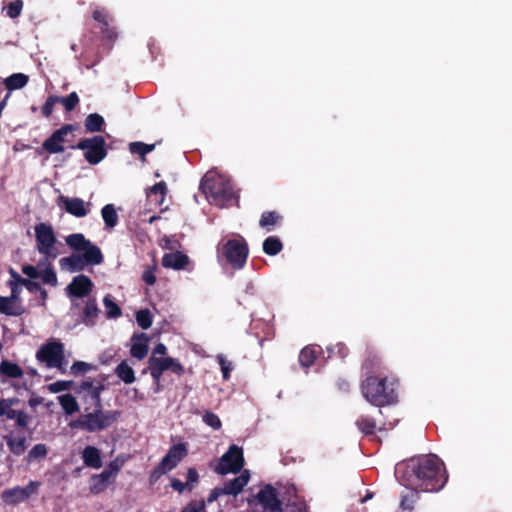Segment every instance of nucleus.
<instances>
[{
	"instance_id": "obj_35",
	"label": "nucleus",
	"mask_w": 512,
	"mask_h": 512,
	"mask_svg": "<svg viewBox=\"0 0 512 512\" xmlns=\"http://www.w3.org/2000/svg\"><path fill=\"white\" fill-rule=\"evenodd\" d=\"M281 249L282 243L276 237H268L263 243V250L268 255H276Z\"/></svg>"
},
{
	"instance_id": "obj_49",
	"label": "nucleus",
	"mask_w": 512,
	"mask_h": 512,
	"mask_svg": "<svg viewBox=\"0 0 512 512\" xmlns=\"http://www.w3.org/2000/svg\"><path fill=\"white\" fill-rule=\"evenodd\" d=\"M56 103H58L56 95H50L47 98V100L41 108V112L44 117L49 118L52 115Z\"/></svg>"
},
{
	"instance_id": "obj_6",
	"label": "nucleus",
	"mask_w": 512,
	"mask_h": 512,
	"mask_svg": "<svg viewBox=\"0 0 512 512\" xmlns=\"http://www.w3.org/2000/svg\"><path fill=\"white\" fill-rule=\"evenodd\" d=\"M36 358L48 368H57L61 373L66 372L64 346L57 340H51L42 345L36 353Z\"/></svg>"
},
{
	"instance_id": "obj_11",
	"label": "nucleus",
	"mask_w": 512,
	"mask_h": 512,
	"mask_svg": "<svg viewBox=\"0 0 512 512\" xmlns=\"http://www.w3.org/2000/svg\"><path fill=\"white\" fill-rule=\"evenodd\" d=\"M148 369L155 382L159 383L164 371L171 370L177 375L184 373V367L174 358H159L151 356L148 360Z\"/></svg>"
},
{
	"instance_id": "obj_25",
	"label": "nucleus",
	"mask_w": 512,
	"mask_h": 512,
	"mask_svg": "<svg viewBox=\"0 0 512 512\" xmlns=\"http://www.w3.org/2000/svg\"><path fill=\"white\" fill-rule=\"evenodd\" d=\"M60 262L62 266L67 267L72 272L81 271L87 265H90V263L78 253L62 258Z\"/></svg>"
},
{
	"instance_id": "obj_5",
	"label": "nucleus",
	"mask_w": 512,
	"mask_h": 512,
	"mask_svg": "<svg viewBox=\"0 0 512 512\" xmlns=\"http://www.w3.org/2000/svg\"><path fill=\"white\" fill-rule=\"evenodd\" d=\"M117 416V412L96 408L94 412L81 415L74 425L88 432L101 431L113 424Z\"/></svg>"
},
{
	"instance_id": "obj_31",
	"label": "nucleus",
	"mask_w": 512,
	"mask_h": 512,
	"mask_svg": "<svg viewBox=\"0 0 512 512\" xmlns=\"http://www.w3.org/2000/svg\"><path fill=\"white\" fill-rule=\"evenodd\" d=\"M29 81V77L23 73H14L4 80L5 87L9 90L23 88Z\"/></svg>"
},
{
	"instance_id": "obj_3",
	"label": "nucleus",
	"mask_w": 512,
	"mask_h": 512,
	"mask_svg": "<svg viewBox=\"0 0 512 512\" xmlns=\"http://www.w3.org/2000/svg\"><path fill=\"white\" fill-rule=\"evenodd\" d=\"M168 189L165 181H160L146 190L145 206L148 208L141 207L138 210H134L136 214L135 222L138 223H149L152 224L155 221H170L173 220V215L176 211L171 210L168 205H164L166 200Z\"/></svg>"
},
{
	"instance_id": "obj_27",
	"label": "nucleus",
	"mask_w": 512,
	"mask_h": 512,
	"mask_svg": "<svg viewBox=\"0 0 512 512\" xmlns=\"http://www.w3.org/2000/svg\"><path fill=\"white\" fill-rule=\"evenodd\" d=\"M84 463L92 468L98 469L102 466L100 452L93 446H87L82 453Z\"/></svg>"
},
{
	"instance_id": "obj_42",
	"label": "nucleus",
	"mask_w": 512,
	"mask_h": 512,
	"mask_svg": "<svg viewBox=\"0 0 512 512\" xmlns=\"http://www.w3.org/2000/svg\"><path fill=\"white\" fill-rule=\"evenodd\" d=\"M136 320L142 329H148L152 325V316L147 309L138 311L136 313Z\"/></svg>"
},
{
	"instance_id": "obj_63",
	"label": "nucleus",
	"mask_w": 512,
	"mask_h": 512,
	"mask_svg": "<svg viewBox=\"0 0 512 512\" xmlns=\"http://www.w3.org/2000/svg\"><path fill=\"white\" fill-rule=\"evenodd\" d=\"M10 287H11V295L9 297L14 298V299H19V295L21 293V286H19L16 282L11 281Z\"/></svg>"
},
{
	"instance_id": "obj_19",
	"label": "nucleus",
	"mask_w": 512,
	"mask_h": 512,
	"mask_svg": "<svg viewBox=\"0 0 512 512\" xmlns=\"http://www.w3.org/2000/svg\"><path fill=\"white\" fill-rule=\"evenodd\" d=\"M59 201L63 203V208L68 213L76 217H83L88 213V210L85 207V202L80 198H68L60 196Z\"/></svg>"
},
{
	"instance_id": "obj_22",
	"label": "nucleus",
	"mask_w": 512,
	"mask_h": 512,
	"mask_svg": "<svg viewBox=\"0 0 512 512\" xmlns=\"http://www.w3.org/2000/svg\"><path fill=\"white\" fill-rule=\"evenodd\" d=\"M189 257L180 252L167 253L162 258V265L175 270L183 269L189 263Z\"/></svg>"
},
{
	"instance_id": "obj_51",
	"label": "nucleus",
	"mask_w": 512,
	"mask_h": 512,
	"mask_svg": "<svg viewBox=\"0 0 512 512\" xmlns=\"http://www.w3.org/2000/svg\"><path fill=\"white\" fill-rule=\"evenodd\" d=\"M203 421L205 424H207L208 426L212 427L213 429H220L221 428V421L219 419V417L212 413V412H206L204 415H203Z\"/></svg>"
},
{
	"instance_id": "obj_1",
	"label": "nucleus",
	"mask_w": 512,
	"mask_h": 512,
	"mask_svg": "<svg viewBox=\"0 0 512 512\" xmlns=\"http://www.w3.org/2000/svg\"><path fill=\"white\" fill-rule=\"evenodd\" d=\"M405 485L422 491H438L445 484L443 463L435 455H427L407 464L403 474Z\"/></svg>"
},
{
	"instance_id": "obj_20",
	"label": "nucleus",
	"mask_w": 512,
	"mask_h": 512,
	"mask_svg": "<svg viewBox=\"0 0 512 512\" xmlns=\"http://www.w3.org/2000/svg\"><path fill=\"white\" fill-rule=\"evenodd\" d=\"M0 313L8 316H19L24 313V307L19 299L0 296Z\"/></svg>"
},
{
	"instance_id": "obj_58",
	"label": "nucleus",
	"mask_w": 512,
	"mask_h": 512,
	"mask_svg": "<svg viewBox=\"0 0 512 512\" xmlns=\"http://www.w3.org/2000/svg\"><path fill=\"white\" fill-rule=\"evenodd\" d=\"M225 491L226 490H225L224 486L214 488L208 497V502H213V501L217 500L218 497H220L221 495H226Z\"/></svg>"
},
{
	"instance_id": "obj_55",
	"label": "nucleus",
	"mask_w": 512,
	"mask_h": 512,
	"mask_svg": "<svg viewBox=\"0 0 512 512\" xmlns=\"http://www.w3.org/2000/svg\"><path fill=\"white\" fill-rule=\"evenodd\" d=\"M91 482H92V484H91L90 490L93 494H98V493L104 491V489L106 488V482L97 481L95 479V475H93L91 477Z\"/></svg>"
},
{
	"instance_id": "obj_23",
	"label": "nucleus",
	"mask_w": 512,
	"mask_h": 512,
	"mask_svg": "<svg viewBox=\"0 0 512 512\" xmlns=\"http://www.w3.org/2000/svg\"><path fill=\"white\" fill-rule=\"evenodd\" d=\"M249 478V472L245 470L240 476L236 477L232 481L225 483L224 488L226 490V495H238L248 484Z\"/></svg>"
},
{
	"instance_id": "obj_56",
	"label": "nucleus",
	"mask_w": 512,
	"mask_h": 512,
	"mask_svg": "<svg viewBox=\"0 0 512 512\" xmlns=\"http://www.w3.org/2000/svg\"><path fill=\"white\" fill-rule=\"evenodd\" d=\"M22 272L27 275L29 278L36 279L40 276V270L37 267L32 265H24L22 267Z\"/></svg>"
},
{
	"instance_id": "obj_52",
	"label": "nucleus",
	"mask_w": 512,
	"mask_h": 512,
	"mask_svg": "<svg viewBox=\"0 0 512 512\" xmlns=\"http://www.w3.org/2000/svg\"><path fill=\"white\" fill-rule=\"evenodd\" d=\"M217 360L219 365L221 366V370L223 373V378L227 380L229 378V372L232 370V365L223 355H218Z\"/></svg>"
},
{
	"instance_id": "obj_48",
	"label": "nucleus",
	"mask_w": 512,
	"mask_h": 512,
	"mask_svg": "<svg viewBox=\"0 0 512 512\" xmlns=\"http://www.w3.org/2000/svg\"><path fill=\"white\" fill-rule=\"evenodd\" d=\"M93 367L91 364L84 362V361H77L73 363V365L70 367V372L75 375H82L89 370H91Z\"/></svg>"
},
{
	"instance_id": "obj_59",
	"label": "nucleus",
	"mask_w": 512,
	"mask_h": 512,
	"mask_svg": "<svg viewBox=\"0 0 512 512\" xmlns=\"http://www.w3.org/2000/svg\"><path fill=\"white\" fill-rule=\"evenodd\" d=\"M167 472V470L161 469V464L159 463L158 466L151 472L150 481L156 482L162 475L166 474Z\"/></svg>"
},
{
	"instance_id": "obj_37",
	"label": "nucleus",
	"mask_w": 512,
	"mask_h": 512,
	"mask_svg": "<svg viewBox=\"0 0 512 512\" xmlns=\"http://www.w3.org/2000/svg\"><path fill=\"white\" fill-rule=\"evenodd\" d=\"M103 304L108 318H116L121 315L120 307L110 298V296L104 297Z\"/></svg>"
},
{
	"instance_id": "obj_45",
	"label": "nucleus",
	"mask_w": 512,
	"mask_h": 512,
	"mask_svg": "<svg viewBox=\"0 0 512 512\" xmlns=\"http://www.w3.org/2000/svg\"><path fill=\"white\" fill-rule=\"evenodd\" d=\"M7 16L14 19L20 16L23 9V1L22 0H14L10 2L7 6Z\"/></svg>"
},
{
	"instance_id": "obj_9",
	"label": "nucleus",
	"mask_w": 512,
	"mask_h": 512,
	"mask_svg": "<svg viewBox=\"0 0 512 512\" xmlns=\"http://www.w3.org/2000/svg\"><path fill=\"white\" fill-rule=\"evenodd\" d=\"M78 129V124H64L55 130L43 143L38 153L45 151L48 154H58L65 150L64 143L67 142V135Z\"/></svg>"
},
{
	"instance_id": "obj_46",
	"label": "nucleus",
	"mask_w": 512,
	"mask_h": 512,
	"mask_svg": "<svg viewBox=\"0 0 512 512\" xmlns=\"http://www.w3.org/2000/svg\"><path fill=\"white\" fill-rule=\"evenodd\" d=\"M111 23L112 22H108V26L100 25V30L103 39L113 42L117 39L118 33L116 27L112 26Z\"/></svg>"
},
{
	"instance_id": "obj_28",
	"label": "nucleus",
	"mask_w": 512,
	"mask_h": 512,
	"mask_svg": "<svg viewBox=\"0 0 512 512\" xmlns=\"http://www.w3.org/2000/svg\"><path fill=\"white\" fill-rule=\"evenodd\" d=\"M84 126L86 129V132H102L105 127V121L104 118L98 114V113H91L89 114L85 121Z\"/></svg>"
},
{
	"instance_id": "obj_64",
	"label": "nucleus",
	"mask_w": 512,
	"mask_h": 512,
	"mask_svg": "<svg viewBox=\"0 0 512 512\" xmlns=\"http://www.w3.org/2000/svg\"><path fill=\"white\" fill-rule=\"evenodd\" d=\"M171 487L178 492H183L185 489H187L186 483H183L182 481L175 478L171 481Z\"/></svg>"
},
{
	"instance_id": "obj_60",
	"label": "nucleus",
	"mask_w": 512,
	"mask_h": 512,
	"mask_svg": "<svg viewBox=\"0 0 512 512\" xmlns=\"http://www.w3.org/2000/svg\"><path fill=\"white\" fill-rule=\"evenodd\" d=\"M18 399L12 398V399H0V416L4 415V411L6 408H9V405H14L18 403Z\"/></svg>"
},
{
	"instance_id": "obj_17",
	"label": "nucleus",
	"mask_w": 512,
	"mask_h": 512,
	"mask_svg": "<svg viewBox=\"0 0 512 512\" xmlns=\"http://www.w3.org/2000/svg\"><path fill=\"white\" fill-rule=\"evenodd\" d=\"M93 283L86 275H78L73 278L71 283L67 286L66 291L69 297L82 298L92 291Z\"/></svg>"
},
{
	"instance_id": "obj_33",
	"label": "nucleus",
	"mask_w": 512,
	"mask_h": 512,
	"mask_svg": "<svg viewBox=\"0 0 512 512\" xmlns=\"http://www.w3.org/2000/svg\"><path fill=\"white\" fill-rule=\"evenodd\" d=\"M5 440L7 442V445L10 449V451L19 456L23 454L26 450V438L25 437H12V436H5Z\"/></svg>"
},
{
	"instance_id": "obj_44",
	"label": "nucleus",
	"mask_w": 512,
	"mask_h": 512,
	"mask_svg": "<svg viewBox=\"0 0 512 512\" xmlns=\"http://www.w3.org/2000/svg\"><path fill=\"white\" fill-rule=\"evenodd\" d=\"M283 217L276 211L264 212L261 216L259 224H277L282 221Z\"/></svg>"
},
{
	"instance_id": "obj_24",
	"label": "nucleus",
	"mask_w": 512,
	"mask_h": 512,
	"mask_svg": "<svg viewBox=\"0 0 512 512\" xmlns=\"http://www.w3.org/2000/svg\"><path fill=\"white\" fill-rule=\"evenodd\" d=\"M100 314V309L97 306L95 299H88L84 309L82 321L87 326H93L96 323V320Z\"/></svg>"
},
{
	"instance_id": "obj_50",
	"label": "nucleus",
	"mask_w": 512,
	"mask_h": 512,
	"mask_svg": "<svg viewBox=\"0 0 512 512\" xmlns=\"http://www.w3.org/2000/svg\"><path fill=\"white\" fill-rule=\"evenodd\" d=\"M10 274L13 278V281L16 282L19 286H25L28 290H34L37 287L36 283H34L28 279L22 278L14 270H10Z\"/></svg>"
},
{
	"instance_id": "obj_8",
	"label": "nucleus",
	"mask_w": 512,
	"mask_h": 512,
	"mask_svg": "<svg viewBox=\"0 0 512 512\" xmlns=\"http://www.w3.org/2000/svg\"><path fill=\"white\" fill-rule=\"evenodd\" d=\"M66 243L85 258L91 265H98L103 262V255L100 249L89 240L85 239L82 234H72L67 236Z\"/></svg>"
},
{
	"instance_id": "obj_38",
	"label": "nucleus",
	"mask_w": 512,
	"mask_h": 512,
	"mask_svg": "<svg viewBox=\"0 0 512 512\" xmlns=\"http://www.w3.org/2000/svg\"><path fill=\"white\" fill-rule=\"evenodd\" d=\"M415 489L416 488H411V490L407 494L402 496L400 502V507L402 510L410 512L413 509L414 503L416 502L417 499V493L414 491Z\"/></svg>"
},
{
	"instance_id": "obj_61",
	"label": "nucleus",
	"mask_w": 512,
	"mask_h": 512,
	"mask_svg": "<svg viewBox=\"0 0 512 512\" xmlns=\"http://www.w3.org/2000/svg\"><path fill=\"white\" fill-rule=\"evenodd\" d=\"M143 280L148 285H153L156 282V277L152 269H148L143 273Z\"/></svg>"
},
{
	"instance_id": "obj_39",
	"label": "nucleus",
	"mask_w": 512,
	"mask_h": 512,
	"mask_svg": "<svg viewBox=\"0 0 512 512\" xmlns=\"http://www.w3.org/2000/svg\"><path fill=\"white\" fill-rule=\"evenodd\" d=\"M92 18L100 25L108 26V22H112L113 18L105 8H96L92 12Z\"/></svg>"
},
{
	"instance_id": "obj_34",
	"label": "nucleus",
	"mask_w": 512,
	"mask_h": 512,
	"mask_svg": "<svg viewBox=\"0 0 512 512\" xmlns=\"http://www.w3.org/2000/svg\"><path fill=\"white\" fill-rule=\"evenodd\" d=\"M58 103H61L67 112L73 111L79 104V96L76 92H71L67 96H57Z\"/></svg>"
},
{
	"instance_id": "obj_7",
	"label": "nucleus",
	"mask_w": 512,
	"mask_h": 512,
	"mask_svg": "<svg viewBox=\"0 0 512 512\" xmlns=\"http://www.w3.org/2000/svg\"><path fill=\"white\" fill-rule=\"evenodd\" d=\"M69 148L85 151L84 158L91 165H97L107 156L106 141L101 135L81 139Z\"/></svg>"
},
{
	"instance_id": "obj_14",
	"label": "nucleus",
	"mask_w": 512,
	"mask_h": 512,
	"mask_svg": "<svg viewBox=\"0 0 512 512\" xmlns=\"http://www.w3.org/2000/svg\"><path fill=\"white\" fill-rule=\"evenodd\" d=\"M224 254L234 268H241L246 262L248 249L243 240L232 239L225 244Z\"/></svg>"
},
{
	"instance_id": "obj_4",
	"label": "nucleus",
	"mask_w": 512,
	"mask_h": 512,
	"mask_svg": "<svg viewBox=\"0 0 512 512\" xmlns=\"http://www.w3.org/2000/svg\"><path fill=\"white\" fill-rule=\"evenodd\" d=\"M364 398L375 406H384L395 400L394 389L389 388L385 378L368 377L362 384Z\"/></svg>"
},
{
	"instance_id": "obj_54",
	"label": "nucleus",
	"mask_w": 512,
	"mask_h": 512,
	"mask_svg": "<svg viewBox=\"0 0 512 512\" xmlns=\"http://www.w3.org/2000/svg\"><path fill=\"white\" fill-rule=\"evenodd\" d=\"M198 480V473L196 469L189 468L187 471V481L186 486L188 490H191L193 488L194 483H196Z\"/></svg>"
},
{
	"instance_id": "obj_10",
	"label": "nucleus",
	"mask_w": 512,
	"mask_h": 512,
	"mask_svg": "<svg viewBox=\"0 0 512 512\" xmlns=\"http://www.w3.org/2000/svg\"><path fill=\"white\" fill-rule=\"evenodd\" d=\"M35 236L39 253L45 255L46 259L56 258V238L51 226H35Z\"/></svg>"
},
{
	"instance_id": "obj_16",
	"label": "nucleus",
	"mask_w": 512,
	"mask_h": 512,
	"mask_svg": "<svg viewBox=\"0 0 512 512\" xmlns=\"http://www.w3.org/2000/svg\"><path fill=\"white\" fill-rule=\"evenodd\" d=\"M102 390V385H95L91 381H85L77 387L76 392L82 396L85 402L90 401L91 405L95 408H101L100 395Z\"/></svg>"
},
{
	"instance_id": "obj_30",
	"label": "nucleus",
	"mask_w": 512,
	"mask_h": 512,
	"mask_svg": "<svg viewBox=\"0 0 512 512\" xmlns=\"http://www.w3.org/2000/svg\"><path fill=\"white\" fill-rule=\"evenodd\" d=\"M115 374L119 379H121L125 384H131L135 381V373L133 368L127 363V361H122L115 368Z\"/></svg>"
},
{
	"instance_id": "obj_18",
	"label": "nucleus",
	"mask_w": 512,
	"mask_h": 512,
	"mask_svg": "<svg viewBox=\"0 0 512 512\" xmlns=\"http://www.w3.org/2000/svg\"><path fill=\"white\" fill-rule=\"evenodd\" d=\"M258 500L263 507L271 512H281V502L277 498L276 490L272 486H266L258 493Z\"/></svg>"
},
{
	"instance_id": "obj_40",
	"label": "nucleus",
	"mask_w": 512,
	"mask_h": 512,
	"mask_svg": "<svg viewBox=\"0 0 512 512\" xmlns=\"http://www.w3.org/2000/svg\"><path fill=\"white\" fill-rule=\"evenodd\" d=\"M48 453L47 447L45 444H36L28 453L27 460L29 462L43 459L46 457Z\"/></svg>"
},
{
	"instance_id": "obj_12",
	"label": "nucleus",
	"mask_w": 512,
	"mask_h": 512,
	"mask_svg": "<svg viewBox=\"0 0 512 512\" xmlns=\"http://www.w3.org/2000/svg\"><path fill=\"white\" fill-rule=\"evenodd\" d=\"M244 465L242 449L236 445H232L229 450L221 457L216 472L225 475L227 473H236L241 470Z\"/></svg>"
},
{
	"instance_id": "obj_57",
	"label": "nucleus",
	"mask_w": 512,
	"mask_h": 512,
	"mask_svg": "<svg viewBox=\"0 0 512 512\" xmlns=\"http://www.w3.org/2000/svg\"><path fill=\"white\" fill-rule=\"evenodd\" d=\"M30 421V417L23 411H18L16 417V423L20 427H26Z\"/></svg>"
},
{
	"instance_id": "obj_2",
	"label": "nucleus",
	"mask_w": 512,
	"mask_h": 512,
	"mask_svg": "<svg viewBox=\"0 0 512 512\" xmlns=\"http://www.w3.org/2000/svg\"><path fill=\"white\" fill-rule=\"evenodd\" d=\"M199 188L211 205L219 208L239 206V195L226 175L209 171L201 179Z\"/></svg>"
},
{
	"instance_id": "obj_29",
	"label": "nucleus",
	"mask_w": 512,
	"mask_h": 512,
	"mask_svg": "<svg viewBox=\"0 0 512 512\" xmlns=\"http://www.w3.org/2000/svg\"><path fill=\"white\" fill-rule=\"evenodd\" d=\"M22 376L23 371L18 364L8 360H3L0 363V377L21 378Z\"/></svg>"
},
{
	"instance_id": "obj_53",
	"label": "nucleus",
	"mask_w": 512,
	"mask_h": 512,
	"mask_svg": "<svg viewBox=\"0 0 512 512\" xmlns=\"http://www.w3.org/2000/svg\"><path fill=\"white\" fill-rule=\"evenodd\" d=\"M358 425L360 427V429L364 432V433H371L373 431V429L375 428V422L372 421V420H369V419H360L358 421Z\"/></svg>"
},
{
	"instance_id": "obj_62",
	"label": "nucleus",
	"mask_w": 512,
	"mask_h": 512,
	"mask_svg": "<svg viewBox=\"0 0 512 512\" xmlns=\"http://www.w3.org/2000/svg\"><path fill=\"white\" fill-rule=\"evenodd\" d=\"M113 476V472H111L109 469H105L100 474L95 475V479L97 481L107 482Z\"/></svg>"
},
{
	"instance_id": "obj_47",
	"label": "nucleus",
	"mask_w": 512,
	"mask_h": 512,
	"mask_svg": "<svg viewBox=\"0 0 512 512\" xmlns=\"http://www.w3.org/2000/svg\"><path fill=\"white\" fill-rule=\"evenodd\" d=\"M39 278L48 285H55L57 283L56 273L50 267L40 270Z\"/></svg>"
},
{
	"instance_id": "obj_15",
	"label": "nucleus",
	"mask_w": 512,
	"mask_h": 512,
	"mask_svg": "<svg viewBox=\"0 0 512 512\" xmlns=\"http://www.w3.org/2000/svg\"><path fill=\"white\" fill-rule=\"evenodd\" d=\"M188 453L187 445L179 443L170 447L166 455L162 458L160 464L161 469L168 472L174 469Z\"/></svg>"
},
{
	"instance_id": "obj_43",
	"label": "nucleus",
	"mask_w": 512,
	"mask_h": 512,
	"mask_svg": "<svg viewBox=\"0 0 512 512\" xmlns=\"http://www.w3.org/2000/svg\"><path fill=\"white\" fill-rule=\"evenodd\" d=\"M73 385L72 381L60 380L53 382L47 386V389L51 393H59L62 391H68Z\"/></svg>"
},
{
	"instance_id": "obj_41",
	"label": "nucleus",
	"mask_w": 512,
	"mask_h": 512,
	"mask_svg": "<svg viewBox=\"0 0 512 512\" xmlns=\"http://www.w3.org/2000/svg\"><path fill=\"white\" fill-rule=\"evenodd\" d=\"M316 357V351L310 347L302 349L299 355V361L302 366L308 367L313 364Z\"/></svg>"
},
{
	"instance_id": "obj_21",
	"label": "nucleus",
	"mask_w": 512,
	"mask_h": 512,
	"mask_svg": "<svg viewBox=\"0 0 512 512\" xmlns=\"http://www.w3.org/2000/svg\"><path fill=\"white\" fill-rule=\"evenodd\" d=\"M132 340L133 344L130 350L131 355L139 360L145 358L148 353V335L141 333L133 336Z\"/></svg>"
},
{
	"instance_id": "obj_13",
	"label": "nucleus",
	"mask_w": 512,
	"mask_h": 512,
	"mask_svg": "<svg viewBox=\"0 0 512 512\" xmlns=\"http://www.w3.org/2000/svg\"><path fill=\"white\" fill-rule=\"evenodd\" d=\"M40 485L39 481H30L26 487L15 486L4 490L1 498L7 505H16L37 494Z\"/></svg>"
},
{
	"instance_id": "obj_36",
	"label": "nucleus",
	"mask_w": 512,
	"mask_h": 512,
	"mask_svg": "<svg viewBox=\"0 0 512 512\" xmlns=\"http://www.w3.org/2000/svg\"><path fill=\"white\" fill-rule=\"evenodd\" d=\"M104 224H117L118 214L113 204L105 205L101 210Z\"/></svg>"
},
{
	"instance_id": "obj_26",
	"label": "nucleus",
	"mask_w": 512,
	"mask_h": 512,
	"mask_svg": "<svg viewBox=\"0 0 512 512\" xmlns=\"http://www.w3.org/2000/svg\"><path fill=\"white\" fill-rule=\"evenodd\" d=\"M57 400L66 415L75 414L80 410L76 398L70 393L59 395Z\"/></svg>"
},
{
	"instance_id": "obj_32",
	"label": "nucleus",
	"mask_w": 512,
	"mask_h": 512,
	"mask_svg": "<svg viewBox=\"0 0 512 512\" xmlns=\"http://www.w3.org/2000/svg\"><path fill=\"white\" fill-rule=\"evenodd\" d=\"M155 149V144H146L143 142H131L129 144V151L132 154H137L141 157V161H146V155Z\"/></svg>"
}]
</instances>
